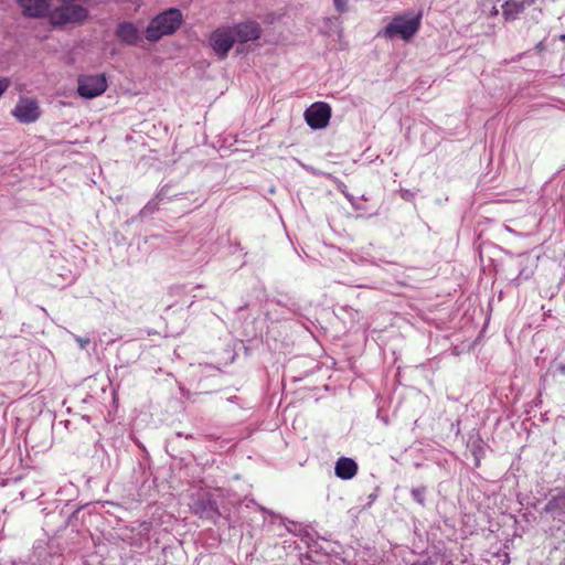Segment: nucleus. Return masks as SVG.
<instances>
[{"mask_svg":"<svg viewBox=\"0 0 565 565\" xmlns=\"http://www.w3.org/2000/svg\"><path fill=\"white\" fill-rule=\"evenodd\" d=\"M61 6L51 10L50 23L53 26H63L68 23H83L88 18V10L68 0H60Z\"/></svg>","mask_w":565,"mask_h":565,"instance_id":"obj_1","label":"nucleus"},{"mask_svg":"<svg viewBox=\"0 0 565 565\" xmlns=\"http://www.w3.org/2000/svg\"><path fill=\"white\" fill-rule=\"evenodd\" d=\"M422 13L406 12L404 14L396 15L385 26L384 35L386 38H393L395 35L401 36L403 40H409L420 28Z\"/></svg>","mask_w":565,"mask_h":565,"instance_id":"obj_2","label":"nucleus"},{"mask_svg":"<svg viewBox=\"0 0 565 565\" xmlns=\"http://www.w3.org/2000/svg\"><path fill=\"white\" fill-rule=\"evenodd\" d=\"M177 30V8H170L154 17L146 29L145 36L150 42H157L162 36Z\"/></svg>","mask_w":565,"mask_h":565,"instance_id":"obj_3","label":"nucleus"},{"mask_svg":"<svg viewBox=\"0 0 565 565\" xmlns=\"http://www.w3.org/2000/svg\"><path fill=\"white\" fill-rule=\"evenodd\" d=\"M209 42L215 55L223 60L227 56L230 50L233 47L235 43V36L231 26H221L211 33Z\"/></svg>","mask_w":565,"mask_h":565,"instance_id":"obj_4","label":"nucleus"},{"mask_svg":"<svg viewBox=\"0 0 565 565\" xmlns=\"http://www.w3.org/2000/svg\"><path fill=\"white\" fill-rule=\"evenodd\" d=\"M107 89V79L105 74L84 75L78 78V95L84 98H94L102 95Z\"/></svg>","mask_w":565,"mask_h":565,"instance_id":"obj_5","label":"nucleus"},{"mask_svg":"<svg viewBox=\"0 0 565 565\" xmlns=\"http://www.w3.org/2000/svg\"><path fill=\"white\" fill-rule=\"evenodd\" d=\"M305 119L312 129L324 128L331 118V107L324 102H316L305 110Z\"/></svg>","mask_w":565,"mask_h":565,"instance_id":"obj_6","label":"nucleus"},{"mask_svg":"<svg viewBox=\"0 0 565 565\" xmlns=\"http://www.w3.org/2000/svg\"><path fill=\"white\" fill-rule=\"evenodd\" d=\"M12 115L23 124L35 121L40 117L38 103L32 98H20L12 110Z\"/></svg>","mask_w":565,"mask_h":565,"instance_id":"obj_7","label":"nucleus"},{"mask_svg":"<svg viewBox=\"0 0 565 565\" xmlns=\"http://www.w3.org/2000/svg\"><path fill=\"white\" fill-rule=\"evenodd\" d=\"M235 36V42L246 43L258 40L262 35V29L258 22L247 20L231 26Z\"/></svg>","mask_w":565,"mask_h":565,"instance_id":"obj_8","label":"nucleus"},{"mask_svg":"<svg viewBox=\"0 0 565 565\" xmlns=\"http://www.w3.org/2000/svg\"><path fill=\"white\" fill-rule=\"evenodd\" d=\"M24 17L39 19L51 12L50 0H17Z\"/></svg>","mask_w":565,"mask_h":565,"instance_id":"obj_9","label":"nucleus"},{"mask_svg":"<svg viewBox=\"0 0 565 565\" xmlns=\"http://www.w3.org/2000/svg\"><path fill=\"white\" fill-rule=\"evenodd\" d=\"M334 471L337 477L343 480H349L352 479L358 473V465L351 458L341 457L335 462Z\"/></svg>","mask_w":565,"mask_h":565,"instance_id":"obj_10","label":"nucleus"},{"mask_svg":"<svg viewBox=\"0 0 565 565\" xmlns=\"http://www.w3.org/2000/svg\"><path fill=\"white\" fill-rule=\"evenodd\" d=\"M116 35L128 45L137 44L140 39L138 29L130 22L120 23L117 26Z\"/></svg>","mask_w":565,"mask_h":565,"instance_id":"obj_11","label":"nucleus"},{"mask_svg":"<svg viewBox=\"0 0 565 565\" xmlns=\"http://www.w3.org/2000/svg\"><path fill=\"white\" fill-rule=\"evenodd\" d=\"M555 511L565 513V491L554 495L544 507V512L546 513H552Z\"/></svg>","mask_w":565,"mask_h":565,"instance_id":"obj_12","label":"nucleus"},{"mask_svg":"<svg viewBox=\"0 0 565 565\" xmlns=\"http://www.w3.org/2000/svg\"><path fill=\"white\" fill-rule=\"evenodd\" d=\"M522 9L523 4L519 0H510L505 3L503 13L507 19H515Z\"/></svg>","mask_w":565,"mask_h":565,"instance_id":"obj_13","label":"nucleus"},{"mask_svg":"<svg viewBox=\"0 0 565 565\" xmlns=\"http://www.w3.org/2000/svg\"><path fill=\"white\" fill-rule=\"evenodd\" d=\"M177 196V191L173 184H166L161 188L157 195L158 203H162L164 201H172Z\"/></svg>","mask_w":565,"mask_h":565,"instance_id":"obj_14","label":"nucleus"},{"mask_svg":"<svg viewBox=\"0 0 565 565\" xmlns=\"http://www.w3.org/2000/svg\"><path fill=\"white\" fill-rule=\"evenodd\" d=\"M333 4L339 13L348 11V0H333Z\"/></svg>","mask_w":565,"mask_h":565,"instance_id":"obj_15","label":"nucleus"},{"mask_svg":"<svg viewBox=\"0 0 565 565\" xmlns=\"http://www.w3.org/2000/svg\"><path fill=\"white\" fill-rule=\"evenodd\" d=\"M157 209V203L154 202H149L141 211H140V215L141 216H146L148 214H151L154 212V210Z\"/></svg>","mask_w":565,"mask_h":565,"instance_id":"obj_16","label":"nucleus"},{"mask_svg":"<svg viewBox=\"0 0 565 565\" xmlns=\"http://www.w3.org/2000/svg\"><path fill=\"white\" fill-rule=\"evenodd\" d=\"M10 86V79L7 77H0V97Z\"/></svg>","mask_w":565,"mask_h":565,"instance_id":"obj_17","label":"nucleus"},{"mask_svg":"<svg viewBox=\"0 0 565 565\" xmlns=\"http://www.w3.org/2000/svg\"><path fill=\"white\" fill-rule=\"evenodd\" d=\"M76 342L78 343V345L81 347V349H85L88 343L90 342V340L88 338H81V337H76L75 338Z\"/></svg>","mask_w":565,"mask_h":565,"instance_id":"obj_18","label":"nucleus"},{"mask_svg":"<svg viewBox=\"0 0 565 565\" xmlns=\"http://www.w3.org/2000/svg\"><path fill=\"white\" fill-rule=\"evenodd\" d=\"M422 492H423V490H420V489L412 490L413 498L420 504H423Z\"/></svg>","mask_w":565,"mask_h":565,"instance_id":"obj_19","label":"nucleus"},{"mask_svg":"<svg viewBox=\"0 0 565 565\" xmlns=\"http://www.w3.org/2000/svg\"><path fill=\"white\" fill-rule=\"evenodd\" d=\"M203 512H204L207 516H211L213 513H215V512H216V505H215V504L210 503V504H209V509H205Z\"/></svg>","mask_w":565,"mask_h":565,"instance_id":"obj_20","label":"nucleus"},{"mask_svg":"<svg viewBox=\"0 0 565 565\" xmlns=\"http://www.w3.org/2000/svg\"><path fill=\"white\" fill-rule=\"evenodd\" d=\"M411 565H429V563L427 561H425V562H415V563H413Z\"/></svg>","mask_w":565,"mask_h":565,"instance_id":"obj_21","label":"nucleus"},{"mask_svg":"<svg viewBox=\"0 0 565 565\" xmlns=\"http://www.w3.org/2000/svg\"><path fill=\"white\" fill-rule=\"evenodd\" d=\"M178 23H179V26H180V25H181V23H182V14H181V12H180V11H179V20H178Z\"/></svg>","mask_w":565,"mask_h":565,"instance_id":"obj_22","label":"nucleus"},{"mask_svg":"<svg viewBox=\"0 0 565 565\" xmlns=\"http://www.w3.org/2000/svg\"><path fill=\"white\" fill-rule=\"evenodd\" d=\"M558 370L561 373L565 374V365H561Z\"/></svg>","mask_w":565,"mask_h":565,"instance_id":"obj_23","label":"nucleus"}]
</instances>
